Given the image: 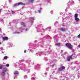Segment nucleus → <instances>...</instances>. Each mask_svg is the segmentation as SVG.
Segmentation results:
<instances>
[{
    "mask_svg": "<svg viewBox=\"0 0 80 80\" xmlns=\"http://www.w3.org/2000/svg\"><path fill=\"white\" fill-rule=\"evenodd\" d=\"M14 34H20V32H14Z\"/></svg>",
    "mask_w": 80,
    "mask_h": 80,
    "instance_id": "nucleus-21",
    "label": "nucleus"
},
{
    "mask_svg": "<svg viewBox=\"0 0 80 80\" xmlns=\"http://www.w3.org/2000/svg\"><path fill=\"white\" fill-rule=\"evenodd\" d=\"M21 25H23L24 27H26V26L25 25V24L23 22H21Z\"/></svg>",
    "mask_w": 80,
    "mask_h": 80,
    "instance_id": "nucleus-11",
    "label": "nucleus"
},
{
    "mask_svg": "<svg viewBox=\"0 0 80 80\" xmlns=\"http://www.w3.org/2000/svg\"><path fill=\"white\" fill-rule=\"evenodd\" d=\"M65 67L64 66L60 67L58 69V71H60V72H61L63 70H65Z\"/></svg>",
    "mask_w": 80,
    "mask_h": 80,
    "instance_id": "nucleus-4",
    "label": "nucleus"
},
{
    "mask_svg": "<svg viewBox=\"0 0 80 80\" xmlns=\"http://www.w3.org/2000/svg\"><path fill=\"white\" fill-rule=\"evenodd\" d=\"M23 65H24V64H23Z\"/></svg>",
    "mask_w": 80,
    "mask_h": 80,
    "instance_id": "nucleus-48",
    "label": "nucleus"
},
{
    "mask_svg": "<svg viewBox=\"0 0 80 80\" xmlns=\"http://www.w3.org/2000/svg\"><path fill=\"white\" fill-rule=\"evenodd\" d=\"M2 44V43H1V42H0V45H1Z\"/></svg>",
    "mask_w": 80,
    "mask_h": 80,
    "instance_id": "nucleus-45",
    "label": "nucleus"
},
{
    "mask_svg": "<svg viewBox=\"0 0 80 80\" xmlns=\"http://www.w3.org/2000/svg\"><path fill=\"white\" fill-rule=\"evenodd\" d=\"M78 47H80V44H79V45H78Z\"/></svg>",
    "mask_w": 80,
    "mask_h": 80,
    "instance_id": "nucleus-44",
    "label": "nucleus"
},
{
    "mask_svg": "<svg viewBox=\"0 0 80 80\" xmlns=\"http://www.w3.org/2000/svg\"><path fill=\"white\" fill-rule=\"evenodd\" d=\"M56 46H60V43H57L55 44Z\"/></svg>",
    "mask_w": 80,
    "mask_h": 80,
    "instance_id": "nucleus-19",
    "label": "nucleus"
},
{
    "mask_svg": "<svg viewBox=\"0 0 80 80\" xmlns=\"http://www.w3.org/2000/svg\"><path fill=\"white\" fill-rule=\"evenodd\" d=\"M42 55H44V54H43V53L42 52H39L37 53V56H41Z\"/></svg>",
    "mask_w": 80,
    "mask_h": 80,
    "instance_id": "nucleus-7",
    "label": "nucleus"
},
{
    "mask_svg": "<svg viewBox=\"0 0 80 80\" xmlns=\"http://www.w3.org/2000/svg\"><path fill=\"white\" fill-rule=\"evenodd\" d=\"M74 17H75V18H77L78 17V14L76 13Z\"/></svg>",
    "mask_w": 80,
    "mask_h": 80,
    "instance_id": "nucleus-18",
    "label": "nucleus"
},
{
    "mask_svg": "<svg viewBox=\"0 0 80 80\" xmlns=\"http://www.w3.org/2000/svg\"><path fill=\"white\" fill-rule=\"evenodd\" d=\"M26 52H27V51H26V50H25L24 51V53H26Z\"/></svg>",
    "mask_w": 80,
    "mask_h": 80,
    "instance_id": "nucleus-41",
    "label": "nucleus"
},
{
    "mask_svg": "<svg viewBox=\"0 0 80 80\" xmlns=\"http://www.w3.org/2000/svg\"><path fill=\"white\" fill-rule=\"evenodd\" d=\"M34 20H35V18L34 17H31L30 18V20L31 22H33Z\"/></svg>",
    "mask_w": 80,
    "mask_h": 80,
    "instance_id": "nucleus-6",
    "label": "nucleus"
},
{
    "mask_svg": "<svg viewBox=\"0 0 80 80\" xmlns=\"http://www.w3.org/2000/svg\"><path fill=\"white\" fill-rule=\"evenodd\" d=\"M79 0V2H80V0Z\"/></svg>",
    "mask_w": 80,
    "mask_h": 80,
    "instance_id": "nucleus-46",
    "label": "nucleus"
},
{
    "mask_svg": "<svg viewBox=\"0 0 80 80\" xmlns=\"http://www.w3.org/2000/svg\"><path fill=\"white\" fill-rule=\"evenodd\" d=\"M50 13L51 14H52V13H53V11H51L50 12Z\"/></svg>",
    "mask_w": 80,
    "mask_h": 80,
    "instance_id": "nucleus-40",
    "label": "nucleus"
},
{
    "mask_svg": "<svg viewBox=\"0 0 80 80\" xmlns=\"http://www.w3.org/2000/svg\"><path fill=\"white\" fill-rule=\"evenodd\" d=\"M1 10V9H0V11Z\"/></svg>",
    "mask_w": 80,
    "mask_h": 80,
    "instance_id": "nucleus-47",
    "label": "nucleus"
},
{
    "mask_svg": "<svg viewBox=\"0 0 80 80\" xmlns=\"http://www.w3.org/2000/svg\"><path fill=\"white\" fill-rule=\"evenodd\" d=\"M27 78V76H24V78H25V79H26V78Z\"/></svg>",
    "mask_w": 80,
    "mask_h": 80,
    "instance_id": "nucleus-33",
    "label": "nucleus"
},
{
    "mask_svg": "<svg viewBox=\"0 0 80 80\" xmlns=\"http://www.w3.org/2000/svg\"><path fill=\"white\" fill-rule=\"evenodd\" d=\"M35 68H37V69H40V65H39V64H38L37 65L35 66Z\"/></svg>",
    "mask_w": 80,
    "mask_h": 80,
    "instance_id": "nucleus-9",
    "label": "nucleus"
},
{
    "mask_svg": "<svg viewBox=\"0 0 80 80\" xmlns=\"http://www.w3.org/2000/svg\"><path fill=\"white\" fill-rule=\"evenodd\" d=\"M6 66V67H9V64H7Z\"/></svg>",
    "mask_w": 80,
    "mask_h": 80,
    "instance_id": "nucleus-34",
    "label": "nucleus"
},
{
    "mask_svg": "<svg viewBox=\"0 0 80 80\" xmlns=\"http://www.w3.org/2000/svg\"><path fill=\"white\" fill-rule=\"evenodd\" d=\"M37 30H38V32H40V31H39V30H40V28H38V29H37Z\"/></svg>",
    "mask_w": 80,
    "mask_h": 80,
    "instance_id": "nucleus-37",
    "label": "nucleus"
},
{
    "mask_svg": "<svg viewBox=\"0 0 80 80\" xmlns=\"http://www.w3.org/2000/svg\"><path fill=\"white\" fill-rule=\"evenodd\" d=\"M68 6H70V5H74V1L72 0H70L68 3H67Z\"/></svg>",
    "mask_w": 80,
    "mask_h": 80,
    "instance_id": "nucleus-2",
    "label": "nucleus"
},
{
    "mask_svg": "<svg viewBox=\"0 0 80 80\" xmlns=\"http://www.w3.org/2000/svg\"><path fill=\"white\" fill-rule=\"evenodd\" d=\"M25 5V3H23L22 2H18V3L15 4L13 5V7H14L15 8L17 6H18V5Z\"/></svg>",
    "mask_w": 80,
    "mask_h": 80,
    "instance_id": "nucleus-1",
    "label": "nucleus"
},
{
    "mask_svg": "<svg viewBox=\"0 0 80 80\" xmlns=\"http://www.w3.org/2000/svg\"><path fill=\"white\" fill-rule=\"evenodd\" d=\"M66 46H67V47H68V48H70H70H72V45L70 43H66Z\"/></svg>",
    "mask_w": 80,
    "mask_h": 80,
    "instance_id": "nucleus-5",
    "label": "nucleus"
},
{
    "mask_svg": "<svg viewBox=\"0 0 80 80\" xmlns=\"http://www.w3.org/2000/svg\"><path fill=\"white\" fill-rule=\"evenodd\" d=\"M29 2L31 3H33L34 2V0H29Z\"/></svg>",
    "mask_w": 80,
    "mask_h": 80,
    "instance_id": "nucleus-22",
    "label": "nucleus"
},
{
    "mask_svg": "<svg viewBox=\"0 0 80 80\" xmlns=\"http://www.w3.org/2000/svg\"><path fill=\"white\" fill-rule=\"evenodd\" d=\"M50 29H51V28L50 27H49L46 28V30H50Z\"/></svg>",
    "mask_w": 80,
    "mask_h": 80,
    "instance_id": "nucleus-24",
    "label": "nucleus"
},
{
    "mask_svg": "<svg viewBox=\"0 0 80 80\" xmlns=\"http://www.w3.org/2000/svg\"><path fill=\"white\" fill-rule=\"evenodd\" d=\"M7 68H4L3 69V71H2L4 72H7Z\"/></svg>",
    "mask_w": 80,
    "mask_h": 80,
    "instance_id": "nucleus-16",
    "label": "nucleus"
},
{
    "mask_svg": "<svg viewBox=\"0 0 80 80\" xmlns=\"http://www.w3.org/2000/svg\"><path fill=\"white\" fill-rule=\"evenodd\" d=\"M78 38H80V34H79L78 36Z\"/></svg>",
    "mask_w": 80,
    "mask_h": 80,
    "instance_id": "nucleus-39",
    "label": "nucleus"
},
{
    "mask_svg": "<svg viewBox=\"0 0 80 80\" xmlns=\"http://www.w3.org/2000/svg\"><path fill=\"white\" fill-rule=\"evenodd\" d=\"M47 73H46L43 74V76L44 77H46V76H47Z\"/></svg>",
    "mask_w": 80,
    "mask_h": 80,
    "instance_id": "nucleus-25",
    "label": "nucleus"
},
{
    "mask_svg": "<svg viewBox=\"0 0 80 80\" xmlns=\"http://www.w3.org/2000/svg\"><path fill=\"white\" fill-rule=\"evenodd\" d=\"M15 78H17V76H14V79H15Z\"/></svg>",
    "mask_w": 80,
    "mask_h": 80,
    "instance_id": "nucleus-38",
    "label": "nucleus"
},
{
    "mask_svg": "<svg viewBox=\"0 0 80 80\" xmlns=\"http://www.w3.org/2000/svg\"><path fill=\"white\" fill-rule=\"evenodd\" d=\"M9 47H12V45H13V44H12V43L9 42Z\"/></svg>",
    "mask_w": 80,
    "mask_h": 80,
    "instance_id": "nucleus-12",
    "label": "nucleus"
},
{
    "mask_svg": "<svg viewBox=\"0 0 80 80\" xmlns=\"http://www.w3.org/2000/svg\"><path fill=\"white\" fill-rule=\"evenodd\" d=\"M0 49V51H1V52H2V51H4V49L2 47H1Z\"/></svg>",
    "mask_w": 80,
    "mask_h": 80,
    "instance_id": "nucleus-20",
    "label": "nucleus"
},
{
    "mask_svg": "<svg viewBox=\"0 0 80 80\" xmlns=\"http://www.w3.org/2000/svg\"><path fill=\"white\" fill-rule=\"evenodd\" d=\"M31 80H35V78L34 77H32L31 78Z\"/></svg>",
    "mask_w": 80,
    "mask_h": 80,
    "instance_id": "nucleus-27",
    "label": "nucleus"
},
{
    "mask_svg": "<svg viewBox=\"0 0 80 80\" xmlns=\"http://www.w3.org/2000/svg\"><path fill=\"white\" fill-rule=\"evenodd\" d=\"M75 20L77 22H78V21H79V19L78 18H75Z\"/></svg>",
    "mask_w": 80,
    "mask_h": 80,
    "instance_id": "nucleus-13",
    "label": "nucleus"
},
{
    "mask_svg": "<svg viewBox=\"0 0 80 80\" xmlns=\"http://www.w3.org/2000/svg\"><path fill=\"white\" fill-rule=\"evenodd\" d=\"M3 68V65L0 64V69H1Z\"/></svg>",
    "mask_w": 80,
    "mask_h": 80,
    "instance_id": "nucleus-23",
    "label": "nucleus"
},
{
    "mask_svg": "<svg viewBox=\"0 0 80 80\" xmlns=\"http://www.w3.org/2000/svg\"><path fill=\"white\" fill-rule=\"evenodd\" d=\"M7 56H5L4 57V59H7Z\"/></svg>",
    "mask_w": 80,
    "mask_h": 80,
    "instance_id": "nucleus-32",
    "label": "nucleus"
},
{
    "mask_svg": "<svg viewBox=\"0 0 80 80\" xmlns=\"http://www.w3.org/2000/svg\"><path fill=\"white\" fill-rule=\"evenodd\" d=\"M19 30H20V31H21V30H23V29L22 28V27H21L20 28H19Z\"/></svg>",
    "mask_w": 80,
    "mask_h": 80,
    "instance_id": "nucleus-31",
    "label": "nucleus"
},
{
    "mask_svg": "<svg viewBox=\"0 0 80 80\" xmlns=\"http://www.w3.org/2000/svg\"><path fill=\"white\" fill-rule=\"evenodd\" d=\"M15 13V11H12V14H13V13Z\"/></svg>",
    "mask_w": 80,
    "mask_h": 80,
    "instance_id": "nucleus-28",
    "label": "nucleus"
},
{
    "mask_svg": "<svg viewBox=\"0 0 80 80\" xmlns=\"http://www.w3.org/2000/svg\"><path fill=\"white\" fill-rule=\"evenodd\" d=\"M72 56L73 54H72L71 56L68 57L66 59L68 61H70V59H72Z\"/></svg>",
    "mask_w": 80,
    "mask_h": 80,
    "instance_id": "nucleus-3",
    "label": "nucleus"
},
{
    "mask_svg": "<svg viewBox=\"0 0 80 80\" xmlns=\"http://www.w3.org/2000/svg\"><path fill=\"white\" fill-rule=\"evenodd\" d=\"M2 53H5V51H2Z\"/></svg>",
    "mask_w": 80,
    "mask_h": 80,
    "instance_id": "nucleus-36",
    "label": "nucleus"
},
{
    "mask_svg": "<svg viewBox=\"0 0 80 80\" xmlns=\"http://www.w3.org/2000/svg\"><path fill=\"white\" fill-rule=\"evenodd\" d=\"M43 60L45 61H47V58H44Z\"/></svg>",
    "mask_w": 80,
    "mask_h": 80,
    "instance_id": "nucleus-26",
    "label": "nucleus"
},
{
    "mask_svg": "<svg viewBox=\"0 0 80 80\" xmlns=\"http://www.w3.org/2000/svg\"><path fill=\"white\" fill-rule=\"evenodd\" d=\"M8 13H10V11H9V10H8Z\"/></svg>",
    "mask_w": 80,
    "mask_h": 80,
    "instance_id": "nucleus-42",
    "label": "nucleus"
},
{
    "mask_svg": "<svg viewBox=\"0 0 80 80\" xmlns=\"http://www.w3.org/2000/svg\"><path fill=\"white\" fill-rule=\"evenodd\" d=\"M39 9H40V10H38V12L39 13H40L41 12V10H41V8H39Z\"/></svg>",
    "mask_w": 80,
    "mask_h": 80,
    "instance_id": "nucleus-30",
    "label": "nucleus"
},
{
    "mask_svg": "<svg viewBox=\"0 0 80 80\" xmlns=\"http://www.w3.org/2000/svg\"><path fill=\"white\" fill-rule=\"evenodd\" d=\"M60 31L62 32H65L66 31V29L65 28H61L60 29Z\"/></svg>",
    "mask_w": 80,
    "mask_h": 80,
    "instance_id": "nucleus-8",
    "label": "nucleus"
},
{
    "mask_svg": "<svg viewBox=\"0 0 80 80\" xmlns=\"http://www.w3.org/2000/svg\"><path fill=\"white\" fill-rule=\"evenodd\" d=\"M70 15H71V14L69 13V15L70 16Z\"/></svg>",
    "mask_w": 80,
    "mask_h": 80,
    "instance_id": "nucleus-43",
    "label": "nucleus"
},
{
    "mask_svg": "<svg viewBox=\"0 0 80 80\" xmlns=\"http://www.w3.org/2000/svg\"><path fill=\"white\" fill-rule=\"evenodd\" d=\"M18 71H15L14 72V75H18Z\"/></svg>",
    "mask_w": 80,
    "mask_h": 80,
    "instance_id": "nucleus-15",
    "label": "nucleus"
},
{
    "mask_svg": "<svg viewBox=\"0 0 80 80\" xmlns=\"http://www.w3.org/2000/svg\"><path fill=\"white\" fill-rule=\"evenodd\" d=\"M58 22L57 21L54 23V25H55V26H56L57 25H58Z\"/></svg>",
    "mask_w": 80,
    "mask_h": 80,
    "instance_id": "nucleus-17",
    "label": "nucleus"
},
{
    "mask_svg": "<svg viewBox=\"0 0 80 80\" xmlns=\"http://www.w3.org/2000/svg\"><path fill=\"white\" fill-rule=\"evenodd\" d=\"M25 31H27V30H28V28H25Z\"/></svg>",
    "mask_w": 80,
    "mask_h": 80,
    "instance_id": "nucleus-35",
    "label": "nucleus"
},
{
    "mask_svg": "<svg viewBox=\"0 0 80 80\" xmlns=\"http://www.w3.org/2000/svg\"><path fill=\"white\" fill-rule=\"evenodd\" d=\"M5 74V72H4V71H2V76H4Z\"/></svg>",
    "mask_w": 80,
    "mask_h": 80,
    "instance_id": "nucleus-14",
    "label": "nucleus"
},
{
    "mask_svg": "<svg viewBox=\"0 0 80 80\" xmlns=\"http://www.w3.org/2000/svg\"><path fill=\"white\" fill-rule=\"evenodd\" d=\"M9 2L10 3H11L12 2V0H9Z\"/></svg>",
    "mask_w": 80,
    "mask_h": 80,
    "instance_id": "nucleus-29",
    "label": "nucleus"
},
{
    "mask_svg": "<svg viewBox=\"0 0 80 80\" xmlns=\"http://www.w3.org/2000/svg\"><path fill=\"white\" fill-rule=\"evenodd\" d=\"M2 39L3 40H8V38L7 37H2Z\"/></svg>",
    "mask_w": 80,
    "mask_h": 80,
    "instance_id": "nucleus-10",
    "label": "nucleus"
}]
</instances>
